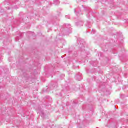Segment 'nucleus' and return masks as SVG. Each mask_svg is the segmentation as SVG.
I'll return each mask as SVG.
<instances>
[{
  "label": "nucleus",
  "instance_id": "f257e3e1",
  "mask_svg": "<svg viewBox=\"0 0 128 128\" xmlns=\"http://www.w3.org/2000/svg\"><path fill=\"white\" fill-rule=\"evenodd\" d=\"M70 34H72V28H70V24H68L66 25V29L63 32V34L60 33L59 36H68Z\"/></svg>",
  "mask_w": 128,
  "mask_h": 128
},
{
  "label": "nucleus",
  "instance_id": "f03ea898",
  "mask_svg": "<svg viewBox=\"0 0 128 128\" xmlns=\"http://www.w3.org/2000/svg\"><path fill=\"white\" fill-rule=\"evenodd\" d=\"M84 22H82V21H80V22H76V26H79V27H80V26H84Z\"/></svg>",
  "mask_w": 128,
  "mask_h": 128
},
{
  "label": "nucleus",
  "instance_id": "7ed1b4c3",
  "mask_svg": "<svg viewBox=\"0 0 128 128\" xmlns=\"http://www.w3.org/2000/svg\"><path fill=\"white\" fill-rule=\"evenodd\" d=\"M76 80H78L79 82H80V80H82V76H80V74L79 76L77 75L76 76Z\"/></svg>",
  "mask_w": 128,
  "mask_h": 128
},
{
  "label": "nucleus",
  "instance_id": "20e7f679",
  "mask_svg": "<svg viewBox=\"0 0 128 128\" xmlns=\"http://www.w3.org/2000/svg\"><path fill=\"white\" fill-rule=\"evenodd\" d=\"M54 4L58 6V4H60V0H54Z\"/></svg>",
  "mask_w": 128,
  "mask_h": 128
},
{
  "label": "nucleus",
  "instance_id": "39448f33",
  "mask_svg": "<svg viewBox=\"0 0 128 128\" xmlns=\"http://www.w3.org/2000/svg\"><path fill=\"white\" fill-rule=\"evenodd\" d=\"M86 26L88 28H92V24H90V23H88L86 24Z\"/></svg>",
  "mask_w": 128,
  "mask_h": 128
},
{
  "label": "nucleus",
  "instance_id": "423d86ee",
  "mask_svg": "<svg viewBox=\"0 0 128 128\" xmlns=\"http://www.w3.org/2000/svg\"><path fill=\"white\" fill-rule=\"evenodd\" d=\"M75 12H76V16H78V14H80V12H78V9L75 10Z\"/></svg>",
  "mask_w": 128,
  "mask_h": 128
},
{
  "label": "nucleus",
  "instance_id": "0eeeda50",
  "mask_svg": "<svg viewBox=\"0 0 128 128\" xmlns=\"http://www.w3.org/2000/svg\"><path fill=\"white\" fill-rule=\"evenodd\" d=\"M66 18H70V16H66Z\"/></svg>",
  "mask_w": 128,
  "mask_h": 128
},
{
  "label": "nucleus",
  "instance_id": "6e6552de",
  "mask_svg": "<svg viewBox=\"0 0 128 128\" xmlns=\"http://www.w3.org/2000/svg\"><path fill=\"white\" fill-rule=\"evenodd\" d=\"M92 31H93V32H96V30H92Z\"/></svg>",
  "mask_w": 128,
  "mask_h": 128
},
{
  "label": "nucleus",
  "instance_id": "1a4fd4ad",
  "mask_svg": "<svg viewBox=\"0 0 128 128\" xmlns=\"http://www.w3.org/2000/svg\"><path fill=\"white\" fill-rule=\"evenodd\" d=\"M42 114H44V113L42 112Z\"/></svg>",
  "mask_w": 128,
  "mask_h": 128
},
{
  "label": "nucleus",
  "instance_id": "9d476101",
  "mask_svg": "<svg viewBox=\"0 0 128 128\" xmlns=\"http://www.w3.org/2000/svg\"><path fill=\"white\" fill-rule=\"evenodd\" d=\"M16 40H18V38H16Z\"/></svg>",
  "mask_w": 128,
  "mask_h": 128
}]
</instances>
